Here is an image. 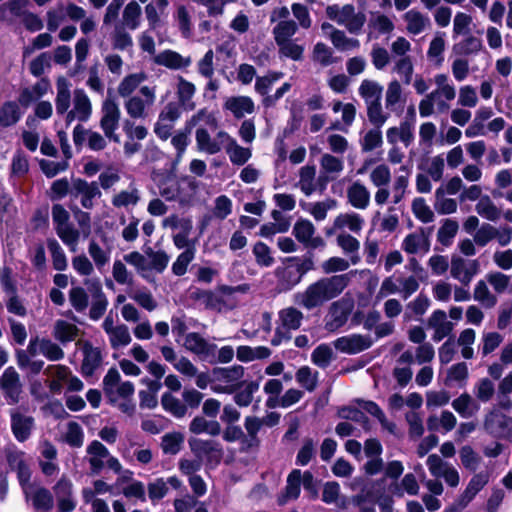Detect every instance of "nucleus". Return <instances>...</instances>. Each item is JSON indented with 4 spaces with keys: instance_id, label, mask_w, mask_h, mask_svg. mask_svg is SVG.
<instances>
[{
    "instance_id": "e433bc0d",
    "label": "nucleus",
    "mask_w": 512,
    "mask_h": 512,
    "mask_svg": "<svg viewBox=\"0 0 512 512\" xmlns=\"http://www.w3.org/2000/svg\"><path fill=\"white\" fill-rule=\"evenodd\" d=\"M88 462L92 474H99L105 466L109 450L97 440L92 441L86 448Z\"/></svg>"
},
{
    "instance_id": "3c124183",
    "label": "nucleus",
    "mask_w": 512,
    "mask_h": 512,
    "mask_svg": "<svg viewBox=\"0 0 512 512\" xmlns=\"http://www.w3.org/2000/svg\"><path fill=\"white\" fill-rule=\"evenodd\" d=\"M302 472L294 469L287 477V484L284 493L279 497V504H285L289 500H295L299 497L301 491Z\"/></svg>"
},
{
    "instance_id": "aec40b11",
    "label": "nucleus",
    "mask_w": 512,
    "mask_h": 512,
    "mask_svg": "<svg viewBox=\"0 0 512 512\" xmlns=\"http://www.w3.org/2000/svg\"><path fill=\"white\" fill-rule=\"evenodd\" d=\"M158 187L160 195L167 201L179 200L185 202L187 197L183 194V190L189 188L194 192L196 184L189 179L177 180L173 177H167Z\"/></svg>"
},
{
    "instance_id": "680f3d73",
    "label": "nucleus",
    "mask_w": 512,
    "mask_h": 512,
    "mask_svg": "<svg viewBox=\"0 0 512 512\" xmlns=\"http://www.w3.org/2000/svg\"><path fill=\"white\" fill-rule=\"evenodd\" d=\"M23 112L18 103L6 102L0 108V126L9 127L16 124L22 117Z\"/></svg>"
},
{
    "instance_id": "9b49d317",
    "label": "nucleus",
    "mask_w": 512,
    "mask_h": 512,
    "mask_svg": "<svg viewBox=\"0 0 512 512\" xmlns=\"http://www.w3.org/2000/svg\"><path fill=\"white\" fill-rule=\"evenodd\" d=\"M480 271L477 259H468L460 255H453L450 261V275L463 286H469Z\"/></svg>"
},
{
    "instance_id": "f8f14e48",
    "label": "nucleus",
    "mask_w": 512,
    "mask_h": 512,
    "mask_svg": "<svg viewBox=\"0 0 512 512\" xmlns=\"http://www.w3.org/2000/svg\"><path fill=\"white\" fill-rule=\"evenodd\" d=\"M353 303L349 299L342 298L334 301L328 309L324 318V328L328 332H336L348 321L352 312Z\"/></svg>"
},
{
    "instance_id": "338daca9",
    "label": "nucleus",
    "mask_w": 512,
    "mask_h": 512,
    "mask_svg": "<svg viewBox=\"0 0 512 512\" xmlns=\"http://www.w3.org/2000/svg\"><path fill=\"white\" fill-rule=\"evenodd\" d=\"M16 362L22 371L31 375L39 374L44 366V361L31 359L28 353L22 349L16 352Z\"/></svg>"
},
{
    "instance_id": "2eb2a0df",
    "label": "nucleus",
    "mask_w": 512,
    "mask_h": 512,
    "mask_svg": "<svg viewBox=\"0 0 512 512\" xmlns=\"http://www.w3.org/2000/svg\"><path fill=\"white\" fill-rule=\"evenodd\" d=\"M92 115V103L83 89H76L72 98V109H70L65 121L69 126L73 121L87 122Z\"/></svg>"
},
{
    "instance_id": "c756f323",
    "label": "nucleus",
    "mask_w": 512,
    "mask_h": 512,
    "mask_svg": "<svg viewBox=\"0 0 512 512\" xmlns=\"http://www.w3.org/2000/svg\"><path fill=\"white\" fill-rule=\"evenodd\" d=\"M153 62L170 70H181L188 68L192 59L190 56H182L174 50L165 49L153 57Z\"/></svg>"
},
{
    "instance_id": "6ab92c4d",
    "label": "nucleus",
    "mask_w": 512,
    "mask_h": 512,
    "mask_svg": "<svg viewBox=\"0 0 512 512\" xmlns=\"http://www.w3.org/2000/svg\"><path fill=\"white\" fill-rule=\"evenodd\" d=\"M183 345L186 350L195 354L200 360L205 362L213 360L214 350L217 349L215 343L209 342L196 332L187 333L184 337Z\"/></svg>"
},
{
    "instance_id": "f3484780",
    "label": "nucleus",
    "mask_w": 512,
    "mask_h": 512,
    "mask_svg": "<svg viewBox=\"0 0 512 512\" xmlns=\"http://www.w3.org/2000/svg\"><path fill=\"white\" fill-rule=\"evenodd\" d=\"M0 389L8 404L15 405L20 400L22 383L14 367H7L0 376Z\"/></svg>"
},
{
    "instance_id": "7c9ffc66",
    "label": "nucleus",
    "mask_w": 512,
    "mask_h": 512,
    "mask_svg": "<svg viewBox=\"0 0 512 512\" xmlns=\"http://www.w3.org/2000/svg\"><path fill=\"white\" fill-rule=\"evenodd\" d=\"M321 175L319 181L323 182L321 190L325 189L326 182L336 179L344 169V162L330 153H324L320 159Z\"/></svg>"
},
{
    "instance_id": "4c0bfd02",
    "label": "nucleus",
    "mask_w": 512,
    "mask_h": 512,
    "mask_svg": "<svg viewBox=\"0 0 512 512\" xmlns=\"http://www.w3.org/2000/svg\"><path fill=\"white\" fill-rule=\"evenodd\" d=\"M370 191L368 188L359 180L354 181L347 188V200L348 203L359 210H365L370 204Z\"/></svg>"
},
{
    "instance_id": "ddd939ff",
    "label": "nucleus",
    "mask_w": 512,
    "mask_h": 512,
    "mask_svg": "<svg viewBox=\"0 0 512 512\" xmlns=\"http://www.w3.org/2000/svg\"><path fill=\"white\" fill-rule=\"evenodd\" d=\"M484 429L495 438L508 439L512 436V417L493 409L485 416Z\"/></svg>"
},
{
    "instance_id": "6e6d98bb",
    "label": "nucleus",
    "mask_w": 512,
    "mask_h": 512,
    "mask_svg": "<svg viewBox=\"0 0 512 512\" xmlns=\"http://www.w3.org/2000/svg\"><path fill=\"white\" fill-rule=\"evenodd\" d=\"M358 93L366 105L372 104L381 101L383 87L377 81L364 79L358 88Z\"/></svg>"
},
{
    "instance_id": "2f4dec72",
    "label": "nucleus",
    "mask_w": 512,
    "mask_h": 512,
    "mask_svg": "<svg viewBox=\"0 0 512 512\" xmlns=\"http://www.w3.org/2000/svg\"><path fill=\"white\" fill-rule=\"evenodd\" d=\"M408 34L416 36L431 27L429 16L418 9H410L402 16Z\"/></svg>"
},
{
    "instance_id": "f257e3e1",
    "label": "nucleus",
    "mask_w": 512,
    "mask_h": 512,
    "mask_svg": "<svg viewBox=\"0 0 512 512\" xmlns=\"http://www.w3.org/2000/svg\"><path fill=\"white\" fill-rule=\"evenodd\" d=\"M145 72L127 74L117 86V93L124 98V109L132 119H145L156 102V86H141L147 80Z\"/></svg>"
},
{
    "instance_id": "8fccbe9b",
    "label": "nucleus",
    "mask_w": 512,
    "mask_h": 512,
    "mask_svg": "<svg viewBox=\"0 0 512 512\" xmlns=\"http://www.w3.org/2000/svg\"><path fill=\"white\" fill-rule=\"evenodd\" d=\"M79 328L72 322L67 320H56L53 328V336L62 344L74 341L78 334Z\"/></svg>"
},
{
    "instance_id": "49530a36",
    "label": "nucleus",
    "mask_w": 512,
    "mask_h": 512,
    "mask_svg": "<svg viewBox=\"0 0 512 512\" xmlns=\"http://www.w3.org/2000/svg\"><path fill=\"white\" fill-rule=\"evenodd\" d=\"M365 224L364 218L355 212L341 213L334 219V229H345L359 234Z\"/></svg>"
},
{
    "instance_id": "9d476101",
    "label": "nucleus",
    "mask_w": 512,
    "mask_h": 512,
    "mask_svg": "<svg viewBox=\"0 0 512 512\" xmlns=\"http://www.w3.org/2000/svg\"><path fill=\"white\" fill-rule=\"evenodd\" d=\"M121 111L115 100L106 98L101 106L100 128L105 137L115 143L120 142V136L116 133L119 128Z\"/></svg>"
},
{
    "instance_id": "de8ad7c7",
    "label": "nucleus",
    "mask_w": 512,
    "mask_h": 512,
    "mask_svg": "<svg viewBox=\"0 0 512 512\" xmlns=\"http://www.w3.org/2000/svg\"><path fill=\"white\" fill-rule=\"evenodd\" d=\"M249 290L247 284L238 285L235 287L222 285L219 286L221 295V303L224 311L232 310L239 304V293H246Z\"/></svg>"
},
{
    "instance_id": "37998d69",
    "label": "nucleus",
    "mask_w": 512,
    "mask_h": 512,
    "mask_svg": "<svg viewBox=\"0 0 512 512\" xmlns=\"http://www.w3.org/2000/svg\"><path fill=\"white\" fill-rule=\"evenodd\" d=\"M51 90L50 81L47 78L39 79L30 87L24 88L19 95V103L28 106L31 102L42 98Z\"/></svg>"
},
{
    "instance_id": "c85d7f7f",
    "label": "nucleus",
    "mask_w": 512,
    "mask_h": 512,
    "mask_svg": "<svg viewBox=\"0 0 512 512\" xmlns=\"http://www.w3.org/2000/svg\"><path fill=\"white\" fill-rule=\"evenodd\" d=\"M99 132L85 129L82 125L78 124L73 130V140L75 145H81L84 141L90 150L101 151L106 148L107 141Z\"/></svg>"
},
{
    "instance_id": "5fc2aeb1",
    "label": "nucleus",
    "mask_w": 512,
    "mask_h": 512,
    "mask_svg": "<svg viewBox=\"0 0 512 512\" xmlns=\"http://www.w3.org/2000/svg\"><path fill=\"white\" fill-rule=\"evenodd\" d=\"M402 87L397 80L388 84L385 94V107L391 112H400L403 107Z\"/></svg>"
},
{
    "instance_id": "f03ea898",
    "label": "nucleus",
    "mask_w": 512,
    "mask_h": 512,
    "mask_svg": "<svg viewBox=\"0 0 512 512\" xmlns=\"http://www.w3.org/2000/svg\"><path fill=\"white\" fill-rule=\"evenodd\" d=\"M349 281L348 274L320 278L308 285L304 291L294 294V303L307 310L318 308L338 297L348 286Z\"/></svg>"
},
{
    "instance_id": "5701e85b",
    "label": "nucleus",
    "mask_w": 512,
    "mask_h": 512,
    "mask_svg": "<svg viewBox=\"0 0 512 512\" xmlns=\"http://www.w3.org/2000/svg\"><path fill=\"white\" fill-rule=\"evenodd\" d=\"M220 139L224 142L223 149L233 165L243 166L252 157L251 148L240 146L229 133H221Z\"/></svg>"
},
{
    "instance_id": "0eeeda50",
    "label": "nucleus",
    "mask_w": 512,
    "mask_h": 512,
    "mask_svg": "<svg viewBox=\"0 0 512 512\" xmlns=\"http://www.w3.org/2000/svg\"><path fill=\"white\" fill-rule=\"evenodd\" d=\"M103 390L110 403H117L123 398H131L135 387L132 382H121V375L116 368H110L103 378Z\"/></svg>"
},
{
    "instance_id": "20e7f679",
    "label": "nucleus",
    "mask_w": 512,
    "mask_h": 512,
    "mask_svg": "<svg viewBox=\"0 0 512 512\" xmlns=\"http://www.w3.org/2000/svg\"><path fill=\"white\" fill-rule=\"evenodd\" d=\"M244 367H216L212 369L211 390L218 394H233L243 385Z\"/></svg>"
},
{
    "instance_id": "c9c22d12",
    "label": "nucleus",
    "mask_w": 512,
    "mask_h": 512,
    "mask_svg": "<svg viewBox=\"0 0 512 512\" xmlns=\"http://www.w3.org/2000/svg\"><path fill=\"white\" fill-rule=\"evenodd\" d=\"M336 244L352 265H357L360 262V242L357 238L345 231H341L337 234Z\"/></svg>"
},
{
    "instance_id": "e2e57ef3",
    "label": "nucleus",
    "mask_w": 512,
    "mask_h": 512,
    "mask_svg": "<svg viewBox=\"0 0 512 512\" xmlns=\"http://www.w3.org/2000/svg\"><path fill=\"white\" fill-rule=\"evenodd\" d=\"M338 202L333 198H326L323 201L309 203L306 210L313 218L320 222L326 219L328 211L335 210Z\"/></svg>"
},
{
    "instance_id": "f704fd0d",
    "label": "nucleus",
    "mask_w": 512,
    "mask_h": 512,
    "mask_svg": "<svg viewBox=\"0 0 512 512\" xmlns=\"http://www.w3.org/2000/svg\"><path fill=\"white\" fill-rule=\"evenodd\" d=\"M176 80L177 103L186 111L194 110L196 107V103L193 100L196 94L195 84L180 75L176 77Z\"/></svg>"
},
{
    "instance_id": "69168bd1",
    "label": "nucleus",
    "mask_w": 512,
    "mask_h": 512,
    "mask_svg": "<svg viewBox=\"0 0 512 512\" xmlns=\"http://www.w3.org/2000/svg\"><path fill=\"white\" fill-rule=\"evenodd\" d=\"M145 253L148 260V272L162 273L167 268L170 257L165 251L148 248Z\"/></svg>"
},
{
    "instance_id": "603ef678",
    "label": "nucleus",
    "mask_w": 512,
    "mask_h": 512,
    "mask_svg": "<svg viewBox=\"0 0 512 512\" xmlns=\"http://www.w3.org/2000/svg\"><path fill=\"white\" fill-rule=\"evenodd\" d=\"M442 96L431 98V93L427 94L419 103V114L421 117H428L434 113V108L437 112L445 113L450 109V105Z\"/></svg>"
},
{
    "instance_id": "a18cd8bd",
    "label": "nucleus",
    "mask_w": 512,
    "mask_h": 512,
    "mask_svg": "<svg viewBox=\"0 0 512 512\" xmlns=\"http://www.w3.org/2000/svg\"><path fill=\"white\" fill-rule=\"evenodd\" d=\"M489 481V474L487 472H480L475 474L469 481L466 489L464 490L459 500V505L464 508L470 501L481 491Z\"/></svg>"
},
{
    "instance_id": "09e8293b",
    "label": "nucleus",
    "mask_w": 512,
    "mask_h": 512,
    "mask_svg": "<svg viewBox=\"0 0 512 512\" xmlns=\"http://www.w3.org/2000/svg\"><path fill=\"white\" fill-rule=\"evenodd\" d=\"M142 9L136 1H130L123 9L121 23L118 26L134 31L141 25Z\"/></svg>"
},
{
    "instance_id": "774afa93",
    "label": "nucleus",
    "mask_w": 512,
    "mask_h": 512,
    "mask_svg": "<svg viewBox=\"0 0 512 512\" xmlns=\"http://www.w3.org/2000/svg\"><path fill=\"white\" fill-rule=\"evenodd\" d=\"M445 45V33L437 32L430 42L427 51L428 59L436 65H441L444 60L443 52L445 50Z\"/></svg>"
},
{
    "instance_id": "0e129e2a",
    "label": "nucleus",
    "mask_w": 512,
    "mask_h": 512,
    "mask_svg": "<svg viewBox=\"0 0 512 512\" xmlns=\"http://www.w3.org/2000/svg\"><path fill=\"white\" fill-rule=\"evenodd\" d=\"M475 210L482 218L495 222L501 216L500 209L495 205L492 199L488 196H482L475 206Z\"/></svg>"
},
{
    "instance_id": "473e14b6",
    "label": "nucleus",
    "mask_w": 512,
    "mask_h": 512,
    "mask_svg": "<svg viewBox=\"0 0 512 512\" xmlns=\"http://www.w3.org/2000/svg\"><path fill=\"white\" fill-rule=\"evenodd\" d=\"M141 200V192L131 183L126 189L116 192L111 198V204L116 209L132 210Z\"/></svg>"
},
{
    "instance_id": "dca6fc26",
    "label": "nucleus",
    "mask_w": 512,
    "mask_h": 512,
    "mask_svg": "<svg viewBox=\"0 0 512 512\" xmlns=\"http://www.w3.org/2000/svg\"><path fill=\"white\" fill-rule=\"evenodd\" d=\"M10 427L13 436L18 442H25L32 434L35 427L34 418L22 412L19 408H13L9 412Z\"/></svg>"
},
{
    "instance_id": "412c9836",
    "label": "nucleus",
    "mask_w": 512,
    "mask_h": 512,
    "mask_svg": "<svg viewBox=\"0 0 512 512\" xmlns=\"http://www.w3.org/2000/svg\"><path fill=\"white\" fill-rule=\"evenodd\" d=\"M315 226L310 220L300 219L293 227V235L306 248L317 249L325 247L326 243L320 236H315Z\"/></svg>"
},
{
    "instance_id": "4be33fe9",
    "label": "nucleus",
    "mask_w": 512,
    "mask_h": 512,
    "mask_svg": "<svg viewBox=\"0 0 512 512\" xmlns=\"http://www.w3.org/2000/svg\"><path fill=\"white\" fill-rule=\"evenodd\" d=\"M374 341L369 335L351 334L337 338L333 344L342 353L357 354L370 348Z\"/></svg>"
},
{
    "instance_id": "4468645a",
    "label": "nucleus",
    "mask_w": 512,
    "mask_h": 512,
    "mask_svg": "<svg viewBox=\"0 0 512 512\" xmlns=\"http://www.w3.org/2000/svg\"><path fill=\"white\" fill-rule=\"evenodd\" d=\"M430 231L420 227L404 237L401 249L410 255L424 256L430 250Z\"/></svg>"
},
{
    "instance_id": "6e6552de",
    "label": "nucleus",
    "mask_w": 512,
    "mask_h": 512,
    "mask_svg": "<svg viewBox=\"0 0 512 512\" xmlns=\"http://www.w3.org/2000/svg\"><path fill=\"white\" fill-rule=\"evenodd\" d=\"M295 258H289L287 264L277 267L275 276L277 278V285L281 291H289L296 286L302 279L303 275L312 266L311 261L303 263H294Z\"/></svg>"
},
{
    "instance_id": "423d86ee",
    "label": "nucleus",
    "mask_w": 512,
    "mask_h": 512,
    "mask_svg": "<svg viewBox=\"0 0 512 512\" xmlns=\"http://www.w3.org/2000/svg\"><path fill=\"white\" fill-rule=\"evenodd\" d=\"M352 503L359 512H393L392 500L374 489H363L352 497Z\"/></svg>"
},
{
    "instance_id": "bf43d9fd",
    "label": "nucleus",
    "mask_w": 512,
    "mask_h": 512,
    "mask_svg": "<svg viewBox=\"0 0 512 512\" xmlns=\"http://www.w3.org/2000/svg\"><path fill=\"white\" fill-rule=\"evenodd\" d=\"M399 170L403 174L398 175L394 179L392 186L394 205L399 204L404 199L409 185V175L411 173V168L406 165H402Z\"/></svg>"
},
{
    "instance_id": "bb28decb",
    "label": "nucleus",
    "mask_w": 512,
    "mask_h": 512,
    "mask_svg": "<svg viewBox=\"0 0 512 512\" xmlns=\"http://www.w3.org/2000/svg\"><path fill=\"white\" fill-rule=\"evenodd\" d=\"M427 327L434 331L432 340L440 342L452 333L454 324L447 319V314L444 310L437 309L428 318Z\"/></svg>"
},
{
    "instance_id": "13d9d810",
    "label": "nucleus",
    "mask_w": 512,
    "mask_h": 512,
    "mask_svg": "<svg viewBox=\"0 0 512 512\" xmlns=\"http://www.w3.org/2000/svg\"><path fill=\"white\" fill-rule=\"evenodd\" d=\"M316 168L313 165H305L300 168L298 186L306 195H312L317 189Z\"/></svg>"
},
{
    "instance_id": "393cba45",
    "label": "nucleus",
    "mask_w": 512,
    "mask_h": 512,
    "mask_svg": "<svg viewBox=\"0 0 512 512\" xmlns=\"http://www.w3.org/2000/svg\"><path fill=\"white\" fill-rule=\"evenodd\" d=\"M194 8L185 4H176L175 10L172 14V20L179 31L180 35L188 39L193 35L194 21H193Z\"/></svg>"
},
{
    "instance_id": "39448f33",
    "label": "nucleus",
    "mask_w": 512,
    "mask_h": 512,
    "mask_svg": "<svg viewBox=\"0 0 512 512\" xmlns=\"http://www.w3.org/2000/svg\"><path fill=\"white\" fill-rule=\"evenodd\" d=\"M304 314L294 306L281 309L278 312L275 334L271 339L273 346H279L291 338V332L298 330L303 322Z\"/></svg>"
},
{
    "instance_id": "72a5a7b5",
    "label": "nucleus",
    "mask_w": 512,
    "mask_h": 512,
    "mask_svg": "<svg viewBox=\"0 0 512 512\" xmlns=\"http://www.w3.org/2000/svg\"><path fill=\"white\" fill-rule=\"evenodd\" d=\"M81 349L83 352L81 373L84 377H90L101 367L102 353L99 348L93 347L89 342H84Z\"/></svg>"
},
{
    "instance_id": "58836bf2",
    "label": "nucleus",
    "mask_w": 512,
    "mask_h": 512,
    "mask_svg": "<svg viewBox=\"0 0 512 512\" xmlns=\"http://www.w3.org/2000/svg\"><path fill=\"white\" fill-rule=\"evenodd\" d=\"M71 83L63 76L58 77L56 81V98L55 106L57 115H65L69 111L72 103L71 99Z\"/></svg>"
},
{
    "instance_id": "052dcab7",
    "label": "nucleus",
    "mask_w": 512,
    "mask_h": 512,
    "mask_svg": "<svg viewBox=\"0 0 512 512\" xmlns=\"http://www.w3.org/2000/svg\"><path fill=\"white\" fill-rule=\"evenodd\" d=\"M469 376L468 366L465 362H459L452 365L447 370V375L444 380L446 386L457 385L464 387Z\"/></svg>"
},
{
    "instance_id": "1a4fd4ad",
    "label": "nucleus",
    "mask_w": 512,
    "mask_h": 512,
    "mask_svg": "<svg viewBox=\"0 0 512 512\" xmlns=\"http://www.w3.org/2000/svg\"><path fill=\"white\" fill-rule=\"evenodd\" d=\"M45 373L51 377L49 388L51 392L59 394L64 385L69 391H81L83 382L76 376L72 375L71 370L64 365H49Z\"/></svg>"
},
{
    "instance_id": "7ed1b4c3",
    "label": "nucleus",
    "mask_w": 512,
    "mask_h": 512,
    "mask_svg": "<svg viewBox=\"0 0 512 512\" xmlns=\"http://www.w3.org/2000/svg\"><path fill=\"white\" fill-rule=\"evenodd\" d=\"M326 16L333 22L346 28L350 34L359 35L366 23V15L362 11H356L353 4L328 5L325 9Z\"/></svg>"
},
{
    "instance_id": "4d7b16f0",
    "label": "nucleus",
    "mask_w": 512,
    "mask_h": 512,
    "mask_svg": "<svg viewBox=\"0 0 512 512\" xmlns=\"http://www.w3.org/2000/svg\"><path fill=\"white\" fill-rule=\"evenodd\" d=\"M436 89L431 92V98L442 96L446 101H452L456 97V88L446 74L434 76Z\"/></svg>"
},
{
    "instance_id": "cd10ccee",
    "label": "nucleus",
    "mask_w": 512,
    "mask_h": 512,
    "mask_svg": "<svg viewBox=\"0 0 512 512\" xmlns=\"http://www.w3.org/2000/svg\"><path fill=\"white\" fill-rule=\"evenodd\" d=\"M73 191L75 197L80 198V203L85 209H92L94 207V200L101 197L102 193L96 182H87L78 179L73 184Z\"/></svg>"
},
{
    "instance_id": "a878e982",
    "label": "nucleus",
    "mask_w": 512,
    "mask_h": 512,
    "mask_svg": "<svg viewBox=\"0 0 512 512\" xmlns=\"http://www.w3.org/2000/svg\"><path fill=\"white\" fill-rule=\"evenodd\" d=\"M221 133H227L224 130H220L216 133L215 137H212L205 127H198L195 132V141L197 149L200 152L214 155L219 153L224 148V142L220 139Z\"/></svg>"
},
{
    "instance_id": "864d4df0",
    "label": "nucleus",
    "mask_w": 512,
    "mask_h": 512,
    "mask_svg": "<svg viewBox=\"0 0 512 512\" xmlns=\"http://www.w3.org/2000/svg\"><path fill=\"white\" fill-rule=\"evenodd\" d=\"M473 299L486 309H492L498 303L496 294L490 291L486 280H479L475 284Z\"/></svg>"
},
{
    "instance_id": "a19ab883",
    "label": "nucleus",
    "mask_w": 512,
    "mask_h": 512,
    "mask_svg": "<svg viewBox=\"0 0 512 512\" xmlns=\"http://www.w3.org/2000/svg\"><path fill=\"white\" fill-rule=\"evenodd\" d=\"M224 109L230 111L235 118L240 119L246 114H252L255 104L249 96H232L226 99Z\"/></svg>"
},
{
    "instance_id": "a211bd4d",
    "label": "nucleus",
    "mask_w": 512,
    "mask_h": 512,
    "mask_svg": "<svg viewBox=\"0 0 512 512\" xmlns=\"http://www.w3.org/2000/svg\"><path fill=\"white\" fill-rule=\"evenodd\" d=\"M191 451L200 460L206 459L210 463H219L223 456V449L219 442L215 440H203L191 438L189 440Z\"/></svg>"
},
{
    "instance_id": "79ce46f5",
    "label": "nucleus",
    "mask_w": 512,
    "mask_h": 512,
    "mask_svg": "<svg viewBox=\"0 0 512 512\" xmlns=\"http://www.w3.org/2000/svg\"><path fill=\"white\" fill-rule=\"evenodd\" d=\"M168 6V0H151L145 6L144 12L150 30L160 27L161 19L163 16H166Z\"/></svg>"
},
{
    "instance_id": "b1692460",
    "label": "nucleus",
    "mask_w": 512,
    "mask_h": 512,
    "mask_svg": "<svg viewBox=\"0 0 512 512\" xmlns=\"http://www.w3.org/2000/svg\"><path fill=\"white\" fill-rule=\"evenodd\" d=\"M92 294V302L89 310L90 319L99 320L105 313L108 306V299L102 290V285L98 279L84 280Z\"/></svg>"
},
{
    "instance_id": "c03bdc74",
    "label": "nucleus",
    "mask_w": 512,
    "mask_h": 512,
    "mask_svg": "<svg viewBox=\"0 0 512 512\" xmlns=\"http://www.w3.org/2000/svg\"><path fill=\"white\" fill-rule=\"evenodd\" d=\"M451 405L462 418L466 419L475 416L480 410L478 401L468 393H462L452 401Z\"/></svg>"
},
{
    "instance_id": "ea45409f",
    "label": "nucleus",
    "mask_w": 512,
    "mask_h": 512,
    "mask_svg": "<svg viewBox=\"0 0 512 512\" xmlns=\"http://www.w3.org/2000/svg\"><path fill=\"white\" fill-rule=\"evenodd\" d=\"M141 382L146 385L147 389L140 390L138 393L140 407L142 409L156 408L158 405L157 394L162 387L161 382L150 378H143Z\"/></svg>"
}]
</instances>
